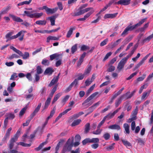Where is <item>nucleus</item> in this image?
<instances>
[{
	"label": "nucleus",
	"mask_w": 153,
	"mask_h": 153,
	"mask_svg": "<svg viewBox=\"0 0 153 153\" xmlns=\"http://www.w3.org/2000/svg\"><path fill=\"white\" fill-rule=\"evenodd\" d=\"M81 122V120L80 119H78L74 120L71 124V126L72 127L78 125Z\"/></svg>",
	"instance_id": "obj_38"
},
{
	"label": "nucleus",
	"mask_w": 153,
	"mask_h": 153,
	"mask_svg": "<svg viewBox=\"0 0 153 153\" xmlns=\"http://www.w3.org/2000/svg\"><path fill=\"white\" fill-rule=\"evenodd\" d=\"M136 49V47H134V48L131 51L130 53L126 57H125V58H126V59H127V60H128V58L129 57H131L132 56V55L134 54V52L135 51Z\"/></svg>",
	"instance_id": "obj_49"
},
{
	"label": "nucleus",
	"mask_w": 153,
	"mask_h": 153,
	"mask_svg": "<svg viewBox=\"0 0 153 153\" xmlns=\"http://www.w3.org/2000/svg\"><path fill=\"white\" fill-rule=\"evenodd\" d=\"M53 72L54 71L52 68H48L45 71L44 74L45 75L49 74V75H51L52 74Z\"/></svg>",
	"instance_id": "obj_31"
},
{
	"label": "nucleus",
	"mask_w": 153,
	"mask_h": 153,
	"mask_svg": "<svg viewBox=\"0 0 153 153\" xmlns=\"http://www.w3.org/2000/svg\"><path fill=\"white\" fill-rule=\"evenodd\" d=\"M147 18H145L142 19L138 23L133 25L135 29H136L138 27H140L142 24L146 20Z\"/></svg>",
	"instance_id": "obj_32"
},
{
	"label": "nucleus",
	"mask_w": 153,
	"mask_h": 153,
	"mask_svg": "<svg viewBox=\"0 0 153 153\" xmlns=\"http://www.w3.org/2000/svg\"><path fill=\"white\" fill-rule=\"evenodd\" d=\"M90 124L89 123H87L85 126L84 133L85 134L88 133L90 130Z\"/></svg>",
	"instance_id": "obj_33"
},
{
	"label": "nucleus",
	"mask_w": 153,
	"mask_h": 153,
	"mask_svg": "<svg viewBox=\"0 0 153 153\" xmlns=\"http://www.w3.org/2000/svg\"><path fill=\"white\" fill-rule=\"evenodd\" d=\"M115 70V67L114 66L110 65V67L108 68L107 71L108 72H111L114 71Z\"/></svg>",
	"instance_id": "obj_58"
},
{
	"label": "nucleus",
	"mask_w": 153,
	"mask_h": 153,
	"mask_svg": "<svg viewBox=\"0 0 153 153\" xmlns=\"http://www.w3.org/2000/svg\"><path fill=\"white\" fill-rule=\"evenodd\" d=\"M76 27L75 26L71 27L67 33L66 36V37L68 38H70L72 34L73 31L74 30L76 29Z\"/></svg>",
	"instance_id": "obj_23"
},
{
	"label": "nucleus",
	"mask_w": 153,
	"mask_h": 153,
	"mask_svg": "<svg viewBox=\"0 0 153 153\" xmlns=\"http://www.w3.org/2000/svg\"><path fill=\"white\" fill-rule=\"evenodd\" d=\"M10 48L13 50L15 52L17 53V54H19L20 56H21L22 55V52L19 50L15 48L13 46H11L10 47Z\"/></svg>",
	"instance_id": "obj_36"
},
{
	"label": "nucleus",
	"mask_w": 153,
	"mask_h": 153,
	"mask_svg": "<svg viewBox=\"0 0 153 153\" xmlns=\"http://www.w3.org/2000/svg\"><path fill=\"white\" fill-rule=\"evenodd\" d=\"M26 31L25 30H22L18 32V33L15 35H14L10 37V40L15 39L20 36L23 33H26Z\"/></svg>",
	"instance_id": "obj_26"
},
{
	"label": "nucleus",
	"mask_w": 153,
	"mask_h": 153,
	"mask_svg": "<svg viewBox=\"0 0 153 153\" xmlns=\"http://www.w3.org/2000/svg\"><path fill=\"white\" fill-rule=\"evenodd\" d=\"M138 111V107L137 106L135 109L133 110L131 115V117L134 118L135 119H136V116L137 114Z\"/></svg>",
	"instance_id": "obj_29"
},
{
	"label": "nucleus",
	"mask_w": 153,
	"mask_h": 153,
	"mask_svg": "<svg viewBox=\"0 0 153 153\" xmlns=\"http://www.w3.org/2000/svg\"><path fill=\"white\" fill-rule=\"evenodd\" d=\"M10 48L13 50L15 52L17 53V54H19L20 56H21L22 55V52L19 50L15 48L13 46H11L10 47Z\"/></svg>",
	"instance_id": "obj_37"
},
{
	"label": "nucleus",
	"mask_w": 153,
	"mask_h": 153,
	"mask_svg": "<svg viewBox=\"0 0 153 153\" xmlns=\"http://www.w3.org/2000/svg\"><path fill=\"white\" fill-rule=\"evenodd\" d=\"M87 6L88 4H82L79 7L78 9L79 11L74 13L72 15V16H79L88 12L90 10L93 9V8L90 7L85 8Z\"/></svg>",
	"instance_id": "obj_1"
},
{
	"label": "nucleus",
	"mask_w": 153,
	"mask_h": 153,
	"mask_svg": "<svg viewBox=\"0 0 153 153\" xmlns=\"http://www.w3.org/2000/svg\"><path fill=\"white\" fill-rule=\"evenodd\" d=\"M36 74H42L43 71L41 67L39 66H38L36 67Z\"/></svg>",
	"instance_id": "obj_57"
},
{
	"label": "nucleus",
	"mask_w": 153,
	"mask_h": 153,
	"mask_svg": "<svg viewBox=\"0 0 153 153\" xmlns=\"http://www.w3.org/2000/svg\"><path fill=\"white\" fill-rule=\"evenodd\" d=\"M121 141L124 145L127 147H131V144L129 142L123 139H122Z\"/></svg>",
	"instance_id": "obj_34"
},
{
	"label": "nucleus",
	"mask_w": 153,
	"mask_h": 153,
	"mask_svg": "<svg viewBox=\"0 0 153 153\" xmlns=\"http://www.w3.org/2000/svg\"><path fill=\"white\" fill-rule=\"evenodd\" d=\"M101 102L99 101L97 102L96 103L91 106L87 110V111H88V113L90 114L100 104Z\"/></svg>",
	"instance_id": "obj_6"
},
{
	"label": "nucleus",
	"mask_w": 153,
	"mask_h": 153,
	"mask_svg": "<svg viewBox=\"0 0 153 153\" xmlns=\"http://www.w3.org/2000/svg\"><path fill=\"white\" fill-rule=\"evenodd\" d=\"M98 92H97L92 94L84 101V102L82 103V105H85V106L87 105V107H88L90 106L93 103V102H89L87 104H85L89 102L91 100H92L98 94Z\"/></svg>",
	"instance_id": "obj_3"
},
{
	"label": "nucleus",
	"mask_w": 153,
	"mask_h": 153,
	"mask_svg": "<svg viewBox=\"0 0 153 153\" xmlns=\"http://www.w3.org/2000/svg\"><path fill=\"white\" fill-rule=\"evenodd\" d=\"M108 41V38L105 39L101 42L100 44V46L102 47L105 45L107 44Z\"/></svg>",
	"instance_id": "obj_64"
},
{
	"label": "nucleus",
	"mask_w": 153,
	"mask_h": 153,
	"mask_svg": "<svg viewBox=\"0 0 153 153\" xmlns=\"http://www.w3.org/2000/svg\"><path fill=\"white\" fill-rule=\"evenodd\" d=\"M41 103H39L37 107L35 109V110L30 115V118L31 119H32L33 117L36 114L39 110L40 107L41 106Z\"/></svg>",
	"instance_id": "obj_15"
},
{
	"label": "nucleus",
	"mask_w": 153,
	"mask_h": 153,
	"mask_svg": "<svg viewBox=\"0 0 153 153\" xmlns=\"http://www.w3.org/2000/svg\"><path fill=\"white\" fill-rule=\"evenodd\" d=\"M18 145H19L24 147H30L31 145V144H27L24 142H20L18 143Z\"/></svg>",
	"instance_id": "obj_60"
},
{
	"label": "nucleus",
	"mask_w": 153,
	"mask_h": 153,
	"mask_svg": "<svg viewBox=\"0 0 153 153\" xmlns=\"http://www.w3.org/2000/svg\"><path fill=\"white\" fill-rule=\"evenodd\" d=\"M41 103H39L37 107L35 109V110L30 115V118L31 119H32L33 117L36 114L39 110L40 107L41 106Z\"/></svg>",
	"instance_id": "obj_14"
},
{
	"label": "nucleus",
	"mask_w": 153,
	"mask_h": 153,
	"mask_svg": "<svg viewBox=\"0 0 153 153\" xmlns=\"http://www.w3.org/2000/svg\"><path fill=\"white\" fill-rule=\"evenodd\" d=\"M108 128L111 129H115L117 130H119L121 129L120 126L116 124L111 125L109 126Z\"/></svg>",
	"instance_id": "obj_28"
},
{
	"label": "nucleus",
	"mask_w": 153,
	"mask_h": 153,
	"mask_svg": "<svg viewBox=\"0 0 153 153\" xmlns=\"http://www.w3.org/2000/svg\"><path fill=\"white\" fill-rule=\"evenodd\" d=\"M115 144V143H113L108 146H105V148L107 151H110L112 150L114 148V146Z\"/></svg>",
	"instance_id": "obj_43"
},
{
	"label": "nucleus",
	"mask_w": 153,
	"mask_h": 153,
	"mask_svg": "<svg viewBox=\"0 0 153 153\" xmlns=\"http://www.w3.org/2000/svg\"><path fill=\"white\" fill-rule=\"evenodd\" d=\"M11 8V7L10 6H8L6 7L4 9H3L2 10H1L0 13H1L2 15L5 14L7 13V12Z\"/></svg>",
	"instance_id": "obj_48"
},
{
	"label": "nucleus",
	"mask_w": 153,
	"mask_h": 153,
	"mask_svg": "<svg viewBox=\"0 0 153 153\" xmlns=\"http://www.w3.org/2000/svg\"><path fill=\"white\" fill-rule=\"evenodd\" d=\"M47 143V141H46L44 142H43L37 148H36L35 149V150L36 151H39Z\"/></svg>",
	"instance_id": "obj_41"
},
{
	"label": "nucleus",
	"mask_w": 153,
	"mask_h": 153,
	"mask_svg": "<svg viewBox=\"0 0 153 153\" xmlns=\"http://www.w3.org/2000/svg\"><path fill=\"white\" fill-rule=\"evenodd\" d=\"M29 53L27 52H25L24 54L22 53V55L21 56L22 57V58L24 59H28L29 57Z\"/></svg>",
	"instance_id": "obj_50"
},
{
	"label": "nucleus",
	"mask_w": 153,
	"mask_h": 153,
	"mask_svg": "<svg viewBox=\"0 0 153 153\" xmlns=\"http://www.w3.org/2000/svg\"><path fill=\"white\" fill-rule=\"evenodd\" d=\"M56 17V16H53L48 17V18L47 19H49L51 22V25L53 26L55 25V22Z\"/></svg>",
	"instance_id": "obj_30"
},
{
	"label": "nucleus",
	"mask_w": 153,
	"mask_h": 153,
	"mask_svg": "<svg viewBox=\"0 0 153 153\" xmlns=\"http://www.w3.org/2000/svg\"><path fill=\"white\" fill-rule=\"evenodd\" d=\"M12 129V128L11 127H10L7 129L5 136L2 139V141H5L6 142H7V140L9 138L10 132Z\"/></svg>",
	"instance_id": "obj_16"
},
{
	"label": "nucleus",
	"mask_w": 153,
	"mask_h": 153,
	"mask_svg": "<svg viewBox=\"0 0 153 153\" xmlns=\"http://www.w3.org/2000/svg\"><path fill=\"white\" fill-rule=\"evenodd\" d=\"M61 95V94L60 93H59L56 95L53 98V100L52 102V104L54 103L60 97Z\"/></svg>",
	"instance_id": "obj_39"
},
{
	"label": "nucleus",
	"mask_w": 153,
	"mask_h": 153,
	"mask_svg": "<svg viewBox=\"0 0 153 153\" xmlns=\"http://www.w3.org/2000/svg\"><path fill=\"white\" fill-rule=\"evenodd\" d=\"M151 91V90H150L144 92L142 94V95L141 97V99L142 100L146 99L149 95Z\"/></svg>",
	"instance_id": "obj_25"
},
{
	"label": "nucleus",
	"mask_w": 153,
	"mask_h": 153,
	"mask_svg": "<svg viewBox=\"0 0 153 153\" xmlns=\"http://www.w3.org/2000/svg\"><path fill=\"white\" fill-rule=\"evenodd\" d=\"M58 79L54 77L48 85V86L50 87L52 86L55 83H56L58 82Z\"/></svg>",
	"instance_id": "obj_35"
},
{
	"label": "nucleus",
	"mask_w": 153,
	"mask_h": 153,
	"mask_svg": "<svg viewBox=\"0 0 153 153\" xmlns=\"http://www.w3.org/2000/svg\"><path fill=\"white\" fill-rule=\"evenodd\" d=\"M127 60V59L124 57L120 61L117 67V69L119 71H120L123 68Z\"/></svg>",
	"instance_id": "obj_4"
},
{
	"label": "nucleus",
	"mask_w": 153,
	"mask_h": 153,
	"mask_svg": "<svg viewBox=\"0 0 153 153\" xmlns=\"http://www.w3.org/2000/svg\"><path fill=\"white\" fill-rule=\"evenodd\" d=\"M27 107H25L23 108L19 112V115L20 117H21L25 113L27 109Z\"/></svg>",
	"instance_id": "obj_46"
},
{
	"label": "nucleus",
	"mask_w": 153,
	"mask_h": 153,
	"mask_svg": "<svg viewBox=\"0 0 153 153\" xmlns=\"http://www.w3.org/2000/svg\"><path fill=\"white\" fill-rule=\"evenodd\" d=\"M34 12V11H31V12L28 11H25L24 12L26 15L27 17L30 18H33V14H31V13Z\"/></svg>",
	"instance_id": "obj_45"
},
{
	"label": "nucleus",
	"mask_w": 153,
	"mask_h": 153,
	"mask_svg": "<svg viewBox=\"0 0 153 153\" xmlns=\"http://www.w3.org/2000/svg\"><path fill=\"white\" fill-rule=\"evenodd\" d=\"M41 103H39L37 107L35 109V110L30 115V118L31 119H32L33 117L36 114L39 110L40 107L41 106Z\"/></svg>",
	"instance_id": "obj_11"
},
{
	"label": "nucleus",
	"mask_w": 153,
	"mask_h": 153,
	"mask_svg": "<svg viewBox=\"0 0 153 153\" xmlns=\"http://www.w3.org/2000/svg\"><path fill=\"white\" fill-rule=\"evenodd\" d=\"M117 14L118 13H117L114 14H106L105 15L104 18L105 19L108 18L113 19L116 17Z\"/></svg>",
	"instance_id": "obj_24"
},
{
	"label": "nucleus",
	"mask_w": 153,
	"mask_h": 153,
	"mask_svg": "<svg viewBox=\"0 0 153 153\" xmlns=\"http://www.w3.org/2000/svg\"><path fill=\"white\" fill-rule=\"evenodd\" d=\"M92 66L91 65H88L87 68L85 69L84 74L85 76H88L90 73L91 70Z\"/></svg>",
	"instance_id": "obj_27"
},
{
	"label": "nucleus",
	"mask_w": 153,
	"mask_h": 153,
	"mask_svg": "<svg viewBox=\"0 0 153 153\" xmlns=\"http://www.w3.org/2000/svg\"><path fill=\"white\" fill-rule=\"evenodd\" d=\"M62 55L58 53H55L52 54L50 56V60H53L55 59H56V60H58L60 58V57Z\"/></svg>",
	"instance_id": "obj_21"
},
{
	"label": "nucleus",
	"mask_w": 153,
	"mask_h": 153,
	"mask_svg": "<svg viewBox=\"0 0 153 153\" xmlns=\"http://www.w3.org/2000/svg\"><path fill=\"white\" fill-rule=\"evenodd\" d=\"M120 109V108H119L117 109L116 110L114 111L112 113H110L108 114L107 115L104 117L106 119L108 118V119H111L112 118L114 115L117 113L119 110Z\"/></svg>",
	"instance_id": "obj_17"
},
{
	"label": "nucleus",
	"mask_w": 153,
	"mask_h": 153,
	"mask_svg": "<svg viewBox=\"0 0 153 153\" xmlns=\"http://www.w3.org/2000/svg\"><path fill=\"white\" fill-rule=\"evenodd\" d=\"M123 127L125 128L126 133L128 134L130 133L129 126L127 123H125L123 124Z\"/></svg>",
	"instance_id": "obj_40"
},
{
	"label": "nucleus",
	"mask_w": 153,
	"mask_h": 153,
	"mask_svg": "<svg viewBox=\"0 0 153 153\" xmlns=\"http://www.w3.org/2000/svg\"><path fill=\"white\" fill-rule=\"evenodd\" d=\"M77 50V45L75 44L71 48V52L72 54H74Z\"/></svg>",
	"instance_id": "obj_55"
},
{
	"label": "nucleus",
	"mask_w": 153,
	"mask_h": 153,
	"mask_svg": "<svg viewBox=\"0 0 153 153\" xmlns=\"http://www.w3.org/2000/svg\"><path fill=\"white\" fill-rule=\"evenodd\" d=\"M99 141V140L98 138H93L90 139V143H98Z\"/></svg>",
	"instance_id": "obj_59"
},
{
	"label": "nucleus",
	"mask_w": 153,
	"mask_h": 153,
	"mask_svg": "<svg viewBox=\"0 0 153 153\" xmlns=\"http://www.w3.org/2000/svg\"><path fill=\"white\" fill-rule=\"evenodd\" d=\"M88 143H90V139L86 138L82 141V143L83 145H85Z\"/></svg>",
	"instance_id": "obj_63"
},
{
	"label": "nucleus",
	"mask_w": 153,
	"mask_h": 153,
	"mask_svg": "<svg viewBox=\"0 0 153 153\" xmlns=\"http://www.w3.org/2000/svg\"><path fill=\"white\" fill-rule=\"evenodd\" d=\"M62 55L60 57V58L56 62L55 65L56 67H59L62 63Z\"/></svg>",
	"instance_id": "obj_52"
},
{
	"label": "nucleus",
	"mask_w": 153,
	"mask_h": 153,
	"mask_svg": "<svg viewBox=\"0 0 153 153\" xmlns=\"http://www.w3.org/2000/svg\"><path fill=\"white\" fill-rule=\"evenodd\" d=\"M50 63L49 61L46 59H44L42 62V64L44 65H48Z\"/></svg>",
	"instance_id": "obj_62"
},
{
	"label": "nucleus",
	"mask_w": 153,
	"mask_h": 153,
	"mask_svg": "<svg viewBox=\"0 0 153 153\" xmlns=\"http://www.w3.org/2000/svg\"><path fill=\"white\" fill-rule=\"evenodd\" d=\"M7 117L6 118H7V119L13 120L15 117V116L14 114L11 113H8L7 114Z\"/></svg>",
	"instance_id": "obj_44"
},
{
	"label": "nucleus",
	"mask_w": 153,
	"mask_h": 153,
	"mask_svg": "<svg viewBox=\"0 0 153 153\" xmlns=\"http://www.w3.org/2000/svg\"><path fill=\"white\" fill-rule=\"evenodd\" d=\"M103 137L105 140H108L110 138L111 135L109 133L106 132L103 134Z\"/></svg>",
	"instance_id": "obj_53"
},
{
	"label": "nucleus",
	"mask_w": 153,
	"mask_h": 153,
	"mask_svg": "<svg viewBox=\"0 0 153 153\" xmlns=\"http://www.w3.org/2000/svg\"><path fill=\"white\" fill-rule=\"evenodd\" d=\"M43 14L42 13H34L33 15V18H39L42 16Z\"/></svg>",
	"instance_id": "obj_51"
},
{
	"label": "nucleus",
	"mask_w": 153,
	"mask_h": 153,
	"mask_svg": "<svg viewBox=\"0 0 153 153\" xmlns=\"http://www.w3.org/2000/svg\"><path fill=\"white\" fill-rule=\"evenodd\" d=\"M41 103H39L37 107L35 109V110L30 115V118L31 119H32L33 117L36 114L39 110L40 107L41 106Z\"/></svg>",
	"instance_id": "obj_10"
},
{
	"label": "nucleus",
	"mask_w": 153,
	"mask_h": 153,
	"mask_svg": "<svg viewBox=\"0 0 153 153\" xmlns=\"http://www.w3.org/2000/svg\"><path fill=\"white\" fill-rule=\"evenodd\" d=\"M73 140H71L69 138L64 146L62 153H65L67 152H69L71 150L73 145Z\"/></svg>",
	"instance_id": "obj_2"
},
{
	"label": "nucleus",
	"mask_w": 153,
	"mask_h": 153,
	"mask_svg": "<svg viewBox=\"0 0 153 153\" xmlns=\"http://www.w3.org/2000/svg\"><path fill=\"white\" fill-rule=\"evenodd\" d=\"M131 0H120L117 2H115L114 4H121L124 5H127L130 3Z\"/></svg>",
	"instance_id": "obj_9"
},
{
	"label": "nucleus",
	"mask_w": 153,
	"mask_h": 153,
	"mask_svg": "<svg viewBox=\"0 0 153 153\" xmlns=\"http://www.w3.org/2000/svg\"><path fill=\"white\" fill-rule=\"evenodd\" d=\"M9 15L15 22H23V20L19 17L11 14H10Z\"/></svg>",
	"instance_id": "obj_18"
},
{
	"label": "nucleus",
	"mask_w": 153,
	"mask_h": 153,
	"mask_svg": "<svg viewBox=\"0 0 153 153\" xmlns=\"http://www.w3.org/2000/svg\"><path fill=\"white\" fill-rule=\"evenodd\" d=\"M153 38V36L152 34L147 37L146 38L144 39L143 40V42H149Z\"/></svg>",
	"instance_id": "obj_56"
},
{
	"label": "nucleus",
	"mask_w": 153,
	"mask_h": 153,
	"mask_svg": "<svg viewBox=\"0 0 153 153\" xmlns=\"http://www.w3.org/2000/svg\"><path fill=\"white\" fill-rule=\"evenodd\" d=\"M41 103H39L37 107L35 109V110L30 115V118L31 119H32L33 117L36 114L39 110L40 107L41 106Z\"/></svg>",
	"instance_id": "obj_12"
},
{
	"label": "nucleus",
	"mask_w": 153,
	"mask_h": 153,
	"mask_svg": "<svg viewBox=\"0 0 153 153\" xmlns=\"http://www.w3.org/2000/svg\"><path fill=\"white\" fill-rule=\"evenodd\" d=\"M48 123V122H47L45 121L44 124L42 125V128H41V127H39L40 128H39V133L41 134H42V133L43 131V129L45 128V126Z\"/></svg>",
	"instance_id": "obj_54"
},
{
	"label": "nucleus",
	"mask_w": 153,
	"mask_h": 153,
	"mask_svg": "<svg viewBox=\"0 0 153 153\" xmlns=\"http://www.w3.org/2000/svg\"><path fill=\"white\" fill-rule=\"evenodd\" d=\"M102 131V129H100V128L97 127V129L95 131H92V133L93 134L95 135L100 134Z\"/></svg>",
	"instance_id": "obj_42"
},
{
	"label": "nucleus",
	"mask_w": 153,
	"mask_h": 153,
	"mask_svg": "<svg viewBox=\"0 0 153 153\" xmlns=\"http://www.w3.org/2000/svg\"><path fill=\"white\" fill-rule=\"evenodd\" d=\"M69 97V96L66 95L62 99V102L64 105L66 101L68 100Z\"/></svg>",
	"instance_id": "obj_61"
},
{
	"label": "nucleus",
	"mask_w": 153,
	"mask_h": 153,
	"mask_svg": "<svg viewBox=\"0 0 153 153\" xmlns=\"http://www.w3.org/2000/svg\"><path fill=\"white\" fill-rule=\"evenodd\" d=\"M91 11L87 13L84 16V17L79 18L77 20L78 21H84L88 18L94 12L93 9H92Z\"/></svg>",
	"instance_id": "obj_8"
},
{
	"label": "nucleus",
	"mask_w": 153,
	"mask_h": 153,
	"mask_svg": "<svg viewBox=\"0 0 153 153\" xmlns=\"http://www.w3.org/2000/svg\"><path fill=\"white\" fill-rule=\"evenodd\" d=\"M17 139H16V138L13 137L11 138L10 140V144L9 145V149H12L13 146H14V143L15 142Z\"/></svg>",
	"instance_id": "obj_20"
},
{
	"label": "nucleus",
	"mask_w": 153,
	"mask_h": 153,
	"mask_svg": "<svg viewBox=\"0 0 153 153\" xmlns=\"http://www.w3.org/2000/svg\"><path fill=\"white\" fill-rule=\"evenodd\" d=\"M131 24L128 25L121 33V36L123 37L125 36L128 34V31H131L135 29L134 25H131Z\"/></svg>",
	"instance_id": "obj_5"
},
{
	"label": "nucleus",
	"mask_w": 153,
	"mask_h": 153,
	"mask_svg": "<svg viewBox=\"0 0 153 153\" xmlns=\"http://www.w3.org/2000/svg\"><path fill=\"white\" fill-rule=\"evenodd\" d=\"M125 95H122L118 98L116 101L115 103V105L116 107H117L121 103L122 100L124 98Z\"/></svg>",
	"instance_id": "obj_22"
},
{
	"label": "nucleus",
	"mask_w": 153,
	"mask_h": 153,
	"mask_svg": "<svg viewBox=\"0 0 153 153\" xmlns=\"http://www.w3.org/2000/svg\"><path fill=\"white\" fill-rule=\"evenodd\" d=\"M43 8L45 10L48 14H53L56 12L58 9L57 7H55L54 8L51 9L48 8L46 6H44Z\"/></svg>",
	"instance_id": "obj_7"
},
{
	"label": "nucleus",
	"mask_w": 153,
	"mask_h": 153,
	"mask_svg": "<svg viewBox=\"0 0 153 153\" xmlns=\"http://www.w3.org/2000/svg\"><path fill=\"white\" fill-rule=\"evenodd\" d=\"M41 103H39L37 107L35 109V110L30 115V118L31 119H32L33 117L36 114L39 110L40 107L41 106Z\"/></svg>",
	"instance_id": "obj_13"
},
{
	"label": "nucleus",
	"mask_w": 153,
	"mask_h": 153,
	"mask_svg": "<svg viewBox=\"0 0 153 153\" xmlns=\"http://www.w3.org/2000/svg\"><path fill=\"white\" fill-rule=\"evenodd\" d=\"M36 24L38 25H45L46 23L45 20H38L36 22Z\"/></svg>",
	"instance_id": "obj_47"
},
{
	"label": "nucleus",
	"mask_w": 153,
	"mask_h": 153,
	"mask_svg": "<svg viewBox=\"0 0 153 153\" xmlns=\"http://www.w3.org/2000/svg\"><path fill=\"white\" fill-rule=\"evenodd\" d=\"M74 85H75V86L77 85V81L76 79H75L69 86L66 88L65 90V92H68L71 91Z\"/></svg>",
	"instance_id": "obj_19"
}]
</instances>
